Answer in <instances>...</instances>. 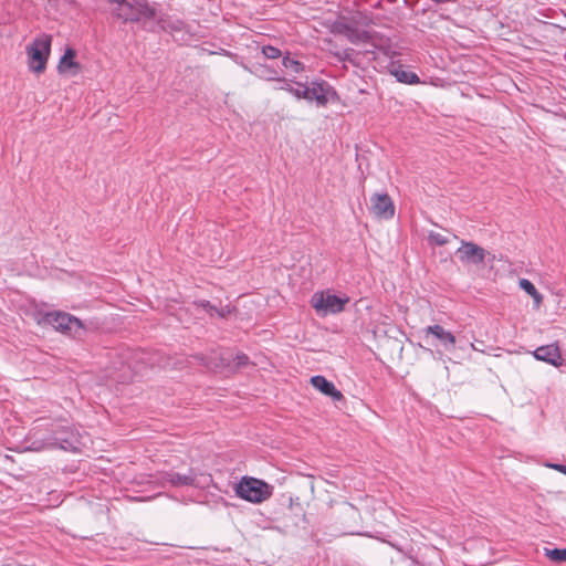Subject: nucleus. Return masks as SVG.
Here are the masks:
<instances>
[{"label":"nucleus","mask_w":566,"mask_h":566,"mask_svg":"<svg viewBox=\"0 0 566 566\" xmlns=\"http://www.w3.org/2000/svg\"><path fill=\"white\" fill-rule=\"evenodd\" d=\"M546 467L552 468L554 470H557L562 473L566 474V464H563L560 462H544Z\"/></svg>","instance_id":"obj_27"},{"label":"nucleus","mask_w":566,"mask_h":566,"mask_svg":"<svg viewBox=\"0 0 566 566\" xmlns=\"http://www.w3.org/2000/svg\"><path fill=\"white\" fill-rule=\"evenodd\" d=\"M545 555L553 562H566V548H545Z\"/></svg>","instance_id":"obj_22"},{"label":"nucleus","mask_w":566,"mask_h":566,"mask_svg":"<svg viewBox=\"0 0 566 566\" xmlns=\"http://www.w3.org/2000/svg\"><path fill=\"white\" fill-rule=\"evenodd\" d=\"M282 65L293 74H300L305 70V65L301 61L291 57L289 53L282 57Z\"/></svg>","instance_id":"obj_20"},{"label":"nucleus","mask_w":566,"mask_h":566,"mask_svg":"<svg viewBox=\"0 0 566 566\" xmlns=\"http://www.w3.org/2000/svg\"><path fill=\"white\" fill-rule=\"evenodd\" d=\"M391 74L397 78L398 82L405 84H418L420 82L419 76L411 72L403 70L402 66L395 67Z\"/></svg>","instance_id":"obj_17"},{"label":"nucleus","mask_w":566,"mask_h":566,"mask_svg":"<svg viewBox=\"0 0 566 566\" xmlns=\"http://www.w3.org/2000/svg\"><path fill=\"white\" fill-rule=\"evenodd\" d=\"M455 255L463 265H480L485 262L488 252L484 248L472 241L461 240Z\"/></svg>","instance_id":"obj_7"},{"label":"nucleus","mask_w":566,"mask_h":566,"mask_svg":"<svg viewBox=\"0 0 566 566\" xmlns=\"http://www.w3.org/2000/svg\"><path fill=\"white\" fill-rule=\"evenodd\" d=\"M197 305L202 307L211 316L217 315L219 317H226L231 313V308L228 305L216 307L209 301H200Z\"/></svg>","instance_id":"obj_19"},{"label":"nucleus","mask_w":566,"mask_h":566,"mask_svg":"<svg viewBox=\"0 0 566 566\" xmlns=\"http://www.w3.org/2000/svg\"><path fill=\"white\" fill-rule=\"evenodd\" d=\"M192 358L200 365L214 371L223 367H230L231 363H233L235 368H240L249 364V357L244 353H238L233 358H231V355L228 352H212L209 356L195 355Z\"/></svg>","instance_id":"obj_5"},{"label":"nucleus","mask_w":566,"mask_h":566,"mask_svg":"<svg viewBox=\"0 0 566 566\" xmlns=\"http://www.w3.org/2000/svg\"><path fill=\"white\" fill-rule=\"evenodd\" d=\"M255 74H258L263 80L274 81V82H277V80H280V77H281L277 71H275L264 64H259L255 67Z\"/></svg>","instance_id":"obj_21"},{"label":"nucleus","mask_w":566,"mask_h":566,"mask_svg":"<svg viewBox=\"0 0 566 566\" xmlns=\"http://www.w3.org/2000/svg\"><path fill=\"white\" fill-rule=\"evenodd\" d=\"M348 297H339L331 291L316 292L311 297V305L318 315L337 314L344 310Z\"/></svg>","instance_id":"obj_6"},{"label":"nucleus","mask_w":566,"mask_h":566,"mask_svg":"<svg viewBox=\"0 0 566 566\" xmlns=\"http://www.w3.org/2000/svg\"><path fill=\"white\" fill-rule=\"evenodd\" d=\"M76 52L72 48H67L61 56L57 69L60 73L70 71L71 69L80 70V64L75 61Z\"/></svg>","instance_id":"obj_15"},{"label":"nucleus","mask_w":566,"mask_h":566,"mask_svg":"<svg viewBox=\"0 0 566 566\" xmlns=\"http://www.w3.org/2000/svg\"><path fill=\"white\" fill-rule=\"evenodd\" d=\"M296 86H292L291 94L297 99H305L306 97V84L302 82H295Z\"/></svg>","instance_id":"obj_25"},{"label":"nucleus","mask_w":566,"mask_h":566,"mask_svg":"<svg viewBox=\"0 0 566 566\" xmlns=\"http://www.w3.org/2000/svg\"><path fill=\"white\" fill-rule=\"evenodd\" d=\"M277 83H279L277 90H282V91H286V92L291 93L294 81L281 76L280 80H277Z\"/></svg>","instance_id":"obj_26"},{"label":"nucleus","mask_w":566,"mask_h":566,"mask_svg":"<svg viewBox=\"0 0 566 566\" xmlns=\"http://www.w3.org/2000/svg\"><path fill=\"white\" fill-rule=\"evenodd\" d=\"M166 475H167V480L172 485H190L195 482V474L191 471H189V473H187V474H181L178 472H169Z\"/></svg>","instance_id":"obj_18"},{"label":"nucleus","mask_w":566,"mask_h":566,"mask_svg":"<svg viewBox=\"0 0 566 566\" xmlns=\"http://www.w3.org/2000/svg\"><path fill=\"white\" fill-rule=\"evenodd\" d=\"M532 354L536 360L547 363L554 367H562L565 365V359L560 354L557 343L539 346Z\"/></svg>","instance_id":"obj_12"},{"label":"nucleus","mask_w":566,"mask_h":566,"mask_svg":"<svg viewBox=\"0 0 566 566\" xmlns=\"http://www.w3.org/2000/svg\"><path fill=\"white\" fill-rule=\"evenodd\" d=\"M311 385L322 394L332 398L333 401H340L344 399L343 394L335 387V385L322 375H316L311 378Z\"/></svg>","instance_id":"obj_14"},{"label":"nucleus","mask_w":566,"mask_h":566,"mask_svg":"<svg viewBox=\"0 0 566 566\" xmlns=\"http://www.w3.org/2000/svg\"><path fill=\"white\" fill-rule=\"evenodd\" d=\"M353 52V49H346L344 50L343 52L340 53H336V56L342 60V61H346L349 59L350 56V53Z\"/></svg>","instance_id":"obj_28"},{"label":"nucleus","mask_w":566,"mask_h":566,"mask_svg":"<svg viewBox=\"0 0 566 566\" xmlns=\"http://www.w3.org/2000/svg\"><path fill=\"white\" fill-rule=\"evenodd\" d=\"M333 32L345 35L354 44L367 43L371 36L368 31L357 29L353 23L340 19L334 22Z\"/></svg>","instance_id":"obj_9"},{"label":"nucleus","mask_w":566,"mask_h":566,"mask_svg":"<svg viewBox=\"0 0 566 566\" xmlns=\"http://www.w3.org/2000/svg\"><path fill=\"white\" fill-rule=\"evenodd\" d=\"M38 423L31 431L25 449L41 451L49 449H62L74 453L81 452L90 440L88 437L80 434L72 428L60 423Z\"/></svg>","instance_id":"obj_1"},{"label":"nucleus","mask_w":566,"mask_h":566,"mask_svg":"<svg viewBox=\"0 0 566 566\" xmlns=\"http://www.w3.org/2000/svg\"><path fill=\"white\" fill-rule=\"evenodd\" d=\"M234 492L247 502L260 504L272 496L273 486L263 480L244 475L235 483Z\"/></svg>","instance_id":"obj_2"},{"label":"nucleus","mask_w":566,"mask_h":566,"mask_svg":"<svg viewBox=\"0 0 566 566\" xmlns=\"http://www.w3.org/2000/svg\"><path fill=\"white\" fill-rule=\"evenodd\" d=\"M471 348H472V349H474V350H476V348H475L474 344H471Z\"/></svg>","instance_id":"obj_29"},{"label":"nucleus","mask_w":566,"mask_h":566,"mask_svg":"<svg viewBox=\"0 0 566 566\" xmlns=\"http://www.w3.org/2000/svg\"><path fill=\"white\" fill-rule=\"evenodd\" d=\"M262 53L266 59L275 60L282 56V52L279 48L273 45H263Z\"/></svg>","instance_id":"obj_24"},{"label":"nucleus","mask_w":566,"mask_h":566,"mask_svg":"<svg viewBox=\"0 0 566 566\" xmlns=\"http://www.w3.org/2000/svg\"><path fill=\"white\" fill-rule=\"evenodd\" d=\"M113 13L116 18L126 22H139L144 19H153L155 9L147 0H117Z\"/></svg>","instance_id":"obj_3"},{"label":"nucleus","mask_w":566,"mask_h":566,"mask_svg":"<svg viewBox=\"0 0 566 566\" xmlns=\"http://www.w3.org/2000/svg\"><path fill=\"white\" fill-rule=\"evenodd\" d=\"M370 212L378 219H391L395 216V205L388 193H375L370 197Z\"/></svg>","instance_id":"obj_11"},{"label":"nucleus","mask_w":566,"mask_h":566,"mask_svg":"<svg viewBox=\"0 0 566 566\" xmlns=\"http://www.w3.org/2000/svg\"><path fill=\"white\" fill-rule=\"evenodd\" d=\"M44 319L48 324L53 326V328L63 333H76L77 331L83 329L82 322L77 317L65 312L46 313Z\"/></svg>","instance_id":"obj_8"},{"label":"nucleus","mask_w":566,"mask_h":566,"mask_svg":"<svg viewBox=\"0 0 566 566\" xmlns=\"http://www.w3.org/2000/svg\"><path fill=\"white\" fill-rule=\"evenodd\" d=\"M428 242L430 245L443 247L449 243V239L441 233L430 231L428 234Z\"/></svg>","instance_id":"obj_23"},{"label":"nucleus","mask_w":566,"mask_h":566,"mask_svg":"<svg viewBox=\"0 0 566 566\" xmlns=\"http://www.w3.org/2000/svg\"><path fill=\"white\" fill-rule=\"evenodd\" d=\"M518 286L533 298L535 307L538 308L543 302V296L535 285L527 279H520Z\"/></svg>","instance_id":"obj_16"},{"label":"nucleus","mask_w":566,"mask_h":566,"mask_svg":"<svg viewBox=\"0 0 566 566\" xmlns=\"http://www.w3.org/2000/svg\"><path fill=\"white\" fill-rule=\"evenodd\" d=\"M51 43L52 36L45 33L33 39L27 48L30 71L38 74L44 72L51 52Z\"/></svg>","instance_id":"obj_4"},{"label":"nucleus","mask_w":566,"mask_h":566,"mask_svg":"<svg viewBox=\"0 0 566 566\" xmlns=\"http://www.w3.org/2000/svg\"><path fill=\"white\" fill-rule=\"evenodd\" d=\"M423 334L426 338L432 336L434 339H437L438 344L447 352H451L455 348V336L439 324L427 326L423 329Z\"/></svg>","instance_id":"obj_13"},{"label":"nucleus","mask_w":566,"mask_h":566,"mask_svg":"<svg viewBox=\"0 0 566 566\" xmlns=\"http://www.w3.org/2000/svg\"><path fill=\"white\" fill-rule=\"evenodd\" d=\"M336 92L326 82L314 81L311 86L306 85V97L307 102H315L318 106H326L331 97L335 96Z\"/></svg>","instance_id":"obj_10"}]
</instances>
